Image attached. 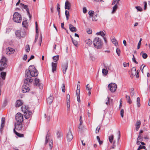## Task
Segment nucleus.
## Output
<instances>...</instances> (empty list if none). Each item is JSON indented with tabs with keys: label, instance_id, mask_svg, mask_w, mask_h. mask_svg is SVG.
<instances>
[{
	"label": "nucleus",
	"instance_id": "1",
	"mask_svg": "<svg viewBox=\"0 0 150 150\" xmlns=\"http://www.w3.org/2000/svg\"><path fill=\"white\" fill-rule=\"evenodd\" d=\"M33 81L31 79H25L24 81V85L23 86L22 90L23 93H25L29 91L30 89V86L29 83H31Z\"/></svg>",
	"mask_w": 150,
	"mask_h": 150
},
{
	"label": "nucleus",
	"instance_id": "2",
	"mask_svg": "<svg viewBox=\"0 0 150 150\" xmlns=\"http://www.w3.org/2000/svg\"><path fill=\"white\" fill-rule=\"evenodd\" d=\"M22 111L24 113V116L26 119L30 117L32 115V112L29 109L28 106L23 105L21 107Z\"/></svg>",
	"mask_w": 150,
	"mask_h": 150
},
{
	"label": "nucleus",
	"instance_id": "3",
	"mask_svg": "<svg viewBox=\"0 0 150 150\" xmlns=\"http://www.w3.org/2000/svg\"><path fill=\"white\" fill-rule=\"evenodd\" d=\"M6 58L3 57L0 61V71H2L7 67Z\"/></svg>",
	"mask_w": 150,
	"mask_h": 150
},
{
	"label": "nucleus",
	"instance_id": "4",
	"mask_svg": "<svg viewBox=\"0 0 150 150\" xmlns=\"http://www.w3.org/2000/svg\"><path fill=\"white\" fill-rule=\"evenodd\" d=\"M93 43L95 47L97 49L100 48L102 45L101 40L99 38H96L93 41Z\"/></svg>",
	"mask_w": 150,
	"mask_h": 150
},
{
	"label": "nucleus",
	"instance_id": "5",
	"mask_svg": "<svg viewBox=\"0 0 150 150\" xmlns=\"http://www.w3.org/2000/svg\"><path fill=\"white\" fill-rule=\"evenodd\" d=\"M13 19L14 22L20 23L22 21L21 15L18 12H15L13 16Z\"/></svg>",
	"mask_w": 150,
	"mask_h": 150
},
{
	"label": "nucleus",
	"instance_id": "6",
	"mask_svg": "<svg viewBox=\"0 0 150 150\" xmlns=\"http://www.w3.org/2000/svg\"><path fill=\"white\" fill-rule=\"evenodd\" d=\"M29 69V71L31 72L32 77H35L38 76V71L33 66H30Z\"/></svg>",
	"mask_w": 150,
	"mask_h": 150
},
{
	"label": "nucleus",
	"instance_id": "7",
	"mask_svg": "<svg viewBox=\"0 0 150 150\" xmlns=\"http://www.w3.org/2000/svg\"><path fill=\"white\" fill-rule=\"evenodd\" d=\"M18 130H24L26 129V127L22 125V122H17L15 124V128Z\"/></svg>",
	"mask_w": 150,
	"mask_h": 150
},
{
	"label": "nucleus",
	"instance_id": "8",
	"mask_svg": "<svg viewBox=\"0 0 150 150\" xmlns=\"http://www.w3.org/2000/svg\"><path fill=\"white\" fill-rule=\"evenodd\" d=\"M63 134L62 131L58 130L57 131V142H61L63 139Z\"/></svg>",
	"mask_w": 150,
	"mask_h": 150
},
{
	"label": "nucleus",
	"instance_id": "9",
	"mask_svg": "<svg viewBox=\"0 0 150 150\" xmlns=\"http://www.w3.org/2000/svg\"><path fill=\"white\" fill-rule=\"evenodd\" d=\"M15 34L16 36L19 39H20L21 38H23L24 37L25 33L24 31H22L21 30H18L15 32Z\"/></svg>",
	"mask_w": 150,
	"mask_h": 150
},
{
	"label": "nucleus",
	"instance_id": "10",
	"mask_svg": "<svg viewBox=\"0 0 150 150\" xmlns=\"http://www.w3.org/2000/svg\"><path fill=\"white\" fill-rule=\"evenodd\" d=\"M109 89L112 93L115 92L116 90L117 85L115 83H111L108 86Z\"/></svg>",
	"mask_w": 150,
	"mask_h": 150
},
{
	"label": "nucleus",
	"instance_id": "11",
	"mask_svg": "<svg viewBox=\"0 0 150 150\" xmlns=\"http://www.w3.org/2000/svg\"><path fill=\"white\" fill-rule=\"evenodd\" d=\"M15 118L17 122H22L23 120L22 114L19 112L16 115Z\"/></svg>",
	"mask_w": 150,
	"mask_h": 150
},
{
	"label": "nucleus",
	"instance_id": "12",
	"mask_svg": "<svg viewBox=\"0 0 150 150\" xmlns=\"http://www.w3.org/2000/svg\"><path fill=\"white\" fill-rule=\"evenodd\" d=\"M66 137L68 142H71L73 138V137L70 129H69L68 132L67 133Z\"/></svg>",
	"mask_w": 150,
	"mask_h": 150
},
{
	"label": "nucleus",
	"instance_id": "13",
	"mask_svg": "<svg viewBox=\"0 0 150 150\" xmlns=\"http://www.w3.org/2000/svg\"><path fill=\"white\" fill-rule=\"evenodd\" d=\"M56 56H54L53 57V59L55 62H52V71L53 73L56 70Z\"/></svg>",
	"mask_w": 150,
	"mask_h": 150
},
{
	"label": "nucleus",
	"instance_id": "14",
	"mask_svg": "<svg viewBox=\"0 0 150 150\" xmlns=\"http://www.w3.org/2000/svg\"><path fill=\"white\" fill-rule=\"evenodd\" d=\"M20 5L21 6V7H22V8H23L25 9L26 10L27 12L28 13V15L30 19L31 18V16L30 15L29 12V9L28 8L27 5H25L22 3H20Z\"/></svg>",
	"mask_w": 150,
	"mask_h": 150
},
{
	"label": "nucleus",
	"instance_id": "15",
	"mask_svg": "<svg viewBox=\"0 0 150 150\" xmlns=\"http://www.w3.org/2000/svg\"><path fill=\"white\" fill-rule=\"evenodd\" d=\"M14 51V50L13 49L11 48L8 47V48L6 49V53L8 55H10L12 53H13Z\"/></svg>",
	"mask_w": 150,
	"mask_h": 150
},
{
	"label": "nucleus",
	"instance_id": "16",
	"mask_svg": "<svg viewBox=\"0 0 150 150\" xmlns=\"http://www.w3.org/2000/svg\"><path fill=\"white\" fill-rule=\"evenodd\" d=\"M62 69L63 73L65 74L68 68V62H66L62 65Z\"/></svg>",
	"mask_w": 150,
	"mask_h": 150
},
{
	"label": "nucleus",
	"instance_id": "17",
	"mask_svg": "<svg viewBox=\"0 0 150 150\" xmlns=\"http://www.w3.org/2000/svg\"><path fill=\"white\" fill-rule=\"evenodd\" d=\"M31 76H32L31 74V72H30V71H29V70L28 71L26 70L25 71V76L26 78L25 79H31L30 78Z\"/></svg>",
	"mask_w": 150,
	"mask_h": 150
},
{
	"label": "nucleus",
	"instance_id": "18",
	"mask_svg": "<svg viewBox=\"0 0 150 150\" xmlns=\"http://www.w3.org/2000/svg\"><path fill=\"white\" fill-rule=\"evenodd\" d=\"M22 101L20 100H17L15 103V106L16 107H18L23 104Z\"/></svg>",
	"mask_w": 150,
	"mask_h": 150
},
{
	"label": "nucleus",
	"instance_id": "19",
	"mask_svg": "<svg viewBox=\"0 0 150 150\" xmlns=\"http://www.w3.org/2000/svg\"><path fill=\"white\" fill-rule=\"evenodd\" d=\"M53 100V97L52 95H50V96L47 99V103L50 104L52 103Z\"/></svg>",
	"mask_w": 150,
	"mask_h": 150
},
{
	"label": "nucleus",
	"instance_id": "20",
	"mask_svg": "<svg viewBox=\"0 0 150 150\" xmlns=\"http://www.w3.org/2000/svg\"><path fill=\"white\" fill-rule=\"evenodd\" d=\"M69 28L70 30L72 32H76L77 31L76 28L73 26L71 24L69 25Z\"/></svg>",
	"mask_w": 150,
	"mask_h": 150
},
{
	"label": "nucleus",
	"instance_id": "21",
	"mask_svg": "<svg viewBox=\"0 0 150 150\" xmlns=\"http://www.w3.org/2000/svg\"><path fill=\"white\" fill-rule=\"evenodd\" d=\"M71 6V4L68 1H66L65 4V9L69 10L70 9Z\"/></svg>",
	"mask_w": 150,
	"mask_h": 150
},
{
	"label": "nucleus",
	"instance_id": "22",
	"mask_svg": "<svg viewBox=\"0 0 150 150\" xmlns=\"http://www.w3.org/2000/svg\"><path fill=\"white\" fill-rule=\"evenodd\" d=\"M5 119L4 118H2L0 128V130L1 132L3 128L4 127L5 124Z\"/></svg>",
	"mask_w": 150,
	"mask_h": 150
},
{
	"label": "nucleus",
	"instance_id": "23",
	"mask_svg": "<svg viewBox=\"0 0 150 150\" xmlns=\"http://www.w3.org/2000/svg\"><path fill=\"white\" fill-rule=\"evenodd\" d=\"M141 124V122L140 120H137L136 124V131H138L140 127V125Z\"/></svg>",
	"mask_w": 150,
	"mask_h": 150
},
{
	"label": "nucleus",
	"instance_id": "24",
	"mask_svg": "<svg viewBox=\"0 0 150 150\" xmlns=\"http://www.w3.org/2000/svg\"><path fill=\"white\" fill-rule=\"evenodd\" d=\"M13 132L18 137H23L24 136V135L22 134H20L18 132H17L16 130H15V129H13Z\"/></svg>",
	"mask_w": 150,
	"mask_h": 150
},
{
	"label": "nucleus",
	"instance_id": "25",
	"mask_svg": "<svg viewBox=\"0 0 150 150\" xmlns=\"http://www.w3.org/2000/svg\"><path fill=\"white\" fill-rule=\"evenodd\" d=\"M132 74L133 76L136 75V69L135 67H133L132 69Z\"/></svg>",
	"mask_w": 150,
	"mask_h": 150
},
{
	"label": "nucleus",
	"instance_id": "26",
	"mask_svg": "<svg viewBox=\"0 0 150 150\" xmlns=\"http://www.w3.org/2000/svg\"><path fill=\"white\" fill-rule=\"evenodd\" d=\"M82 117L81 116H80V119H79L80 123H79V126L78 127L79 128V129H82V127H81V125H82V123H83V122L82 120Z\"/></svg>",
	"mask_w": 150,
	"mask_h": 150
},
{
	"label": "nucleus",
	"instance_id": "27",
	"mask_svg": "<svg viewBox=\"0 0 150 150\" xmlns=\"http://www.w3.org/2000/svg\"><path fill=\"white\" fill-rule=\"evenodd\" d=\"M125 97L127 99V102L129 103V104H131L132 103V101L130 99V96H128L127 95H126Z\"/></svg>",
	"mask_w": 150,
	"mask_h": 150
},
{
	"label": "nucleus",
	"instance_id": "28",
	"mask_svg": "<svg viewBox=\"0 0 150 150\" xmlns=\"http://www.w3.org/2000/svg\"><path fill=\"white\" fill-rule=\"evenodd\" d=\"M105 68H106V69H102V73L103 74L106 75L108 73V71L107 70V69H109V68H108V67H105Z\"/></svg>",
	"mask_w": 150,
	"mask_h": 150
},
{
	"label": "nucleus",
	"instance_id": "29",
	"mask_svg": "<svg viewBox=\"0 0 150 150\" xmlns=\"http://www.w3.org/2000/svg\"><path fill=\"white\" fill-rule=\"evenodd\" d=\"M6 74V73L4 72H2L1 73V77H0L3 80L5 79Z\"/></svg>",
	"mask_w": 150,
	"mask_h": 150
},
{
	"label": "nucleus",
	"instance_id": "30",
	"mask_svg": "<svg viewBox=\"0 0 150 150\" xmlns=\"http://www.w3.org/2000/svg\"><path fill=\"white\" fill-rule=\"evenodd\" d=\"M107 99V101L105 103L107 105H110V103L111 102H112V99H110V97H108Z\"/></svg>",
	"mask_w": 150,
	"mask_h": 150
},
{
	"label": "nucleus",
	"instance_id": "31",
	"mask_svg": "<svg viewBox=\"0 0 150 150\" xmlns=\"http://www.w3.org/2000/svg\"><path fill=\"white\" fill-rule=\"evenodd\" d=\"M97 14H93V15L91 17L92 18V21H96L97 20Z\"/></svg>",
	"mask_w": 150,
	"mask_h": 150
},
{
	"label": "nucleus",
	"instance_id": "32",
	"mask_svg": "<svg viewBox=\"0 0 150 150\" xmlns=\"http://www.w3.org/2000/svg\"><path fill=\"white\" fill-rule=\"evenodd\" d=\"M86 44L88 45H91L92 44V41L90 39L86 40Z\"/></svg>",
	"mask_w": 150,
	"mask_h": 150
},
{
	"label": "nucleus",
	"instance_id": "33",
	"mask_svg": "<svg viewBox=\"0 0 150 150\" xmlns=\"http://www.w3.org/2000/svg\"><path fill=\"white\" fill-rule=\"evenodd\" d=\"M140 98L139 97H137V103L138 107H139L140 106Z\"/></svg>",
	"mask_w": 150,
	"mask_h": 150
},
{
	"label": "nucleus",
	"instance_id": "34",
	"mask_svg": "<svg viewBox=\"0 0 150 150\" xmlns=\"http://www.w3.org/2000/svg\"><path fill=\"white\" fill-rule=\"evenodd\" d=\"M50 135L48 133H47L46 135L45 138V144H46L48 142V140L49 139Z\"/></svg>",
	"mask_w": 150,
	"mask_h": 150
},
{
	"label": "nucleus",
	"instance_id": "35",
	"mask_svg": "<svg viewBox=\"0 0 150 150\" xmlns=\"http://www.w3.org/2000/svg\"><path fill=\"white\" fill-rule=\"evenodd\" d=\"M114 136L113 135H111L109 137V142L111 143H112V141L113 140Z\"/></svg>",
	"mask_w": 150,
	"mask_h": 150
},
{
	"label": "nucleus",
	"instance_id": "36",
	"mask_svg": "<svg viewBox=\"0 0 150 150\" xmlns=\"http://www.w3.org/2000/svg\"><path fill=\"white\" fill-rule=\"evenodd\" d=\"M65 14L67 20L69 19V11L66 10L65 11Z\"/></svg>",
	"mask_w": 150,
	"mask_h": 150
},
{
	"label": "nucleus",
	"instance_id": "37",
	"mask_svg": "<svg viewBox=\"0 0 150 150\" xmlns=\"http://www.w3.org/2000/svg\"><path fill=\"white\" fill-rule=\"evenodd\" d=\"M96 34L98 35H100L102 37L104 36L105 34L103 31H100L99 32H98L96 33Z\"/></svg>",
	"mask_w": 150,
	"mask_h": 150
},
{
	"label": "nucleus",
	"instance_id": "38",
	"mask_svg": "<svg viewBox=\"0 0 150 150\" xmlns=\"http://www.w3.org/2000/svg\"><path fill=\"white\" fill-rule=\"evenodd\" d=\"M27 20H25L24 21H23L22 22V25L25 28L26 27V26L27 25Z\"/></svg>",
	"mask_w": 150,
	"mask_h": 150
},
{
	"label": "nucleus",
	"instance_id": "39",
	"mask_svg": "<svg viewBox=\"0 0 150 150\" xmlns=\"http://www.w3.org/2000/svg\"><path fill=\"white\" fill-rule=\"evenodd\" d=\"M112 43L115 45H116L118 44L117 42L115 39V38H113L112 39Z\"/></svg>",
	"mask_w": 150,
	"mask_h": 150
},
{
	"label": "nucleus",
	"instance_id": "40",
	"mask_svg": "<svg viewBox=\"0 0 150 150\" xmlns=\"http://www.w3.org/2000/svg\"><path fill=\"white\" fill-rule=\"evenodd\" d=\"M117 4H116L112 8L113 10L112 11V13H114L116 11L117 8Z\"/></svg>",
	"mask_w": 150,
	"mask_h": 150
},
{
	"label": "nucleus",
	"instance_id": "41",
	"mask_svg": "<svg viewBox=\"0 0 150 150\" xmlns=\"http://www.w3.org/2000/svg\"><path fill=\"white\" fill-rule=\"evenodd\" d=\"M35 83L36 86H38V84H40V83H39L40 80L39 79H38L37 78H36L35 79Z\"/></svg>",
	"mask_w": 150,
	"mask_h": 150
},
{
	"label": "nucleus",
	"instance_id": "42",
	"mask_svg": "<svg viewBox=\"0 0 150 150\" xmlns=\"http://www.w3.org/2000/svg\"><path fill=\"white\" fill-rule=\"evenodd\" d=\"M25 50L27 52H29L30 50L29 45H27L25 47Z\"/></svg>",
	"mask_w": 150,
	"mask_h": 150
},
{
	"label": "nucleus",
	"instance_id": "43",
	"mask_svg": "<svg viewBox=\"0 0 150 150\" xmlns=\"http://www.w3.org/2000/svg\"><path fill=\"white\" fill-rule=\"evenodd\" d=\"M8 102V100L5 99L3 102V106L5 107L7 105Z\"/></svg>",
	"mask_w": 150,
	"mask_h": 150
},
{
	"label": "nucleus",
	"instance_id": "44",
	"mask_svg": "<svg viewBox=\"0 0 150 150\" xmlns=\"http://www.w3.org/2000/svg\"><path fill=\"white\" fill-rule=\"evenodd\" d=\"M145 149L146 147L145 146H142L141 145H140L137 150H140V149Z\"/></svg>",
	"mask_w": 150,
	"mask_h": 150
},
{
	"label": "nucleus",
	"instance_id": "45",
	"mask_svg": "<svg viewBox=\"0 0 150 150\" xmlns=\"http://www.w3.org/2000/svg\"><path fill=\"white\" fill-rule=\"evenodd\" d=\"M72 42L74 45L76 46H77L78 45V43L77 41L74 40H72Z\"/></svg>",
	"mask_w": 150,
	"mask_h": 150
},
{
	"label": "nucleus",
	"instance_id": "46",
	"mask_svg": "<svg viewBox=\"0 0 150 150\" xmlns=\"http://www.w3.org/2000/svg\"><path fill=\"white\" fill-rule=\"evenodd\" d=\"M130 93L131 96H134V91L133 88H131L130 89Z\"/></svg>",
	"mask_w": 150,
	"mask_h": 150
},
{
	"label": "nucleus",
	"instance_id": "47",
	"mask_svg": "<svg viewBox=\"0 0 150 150\" xmlns=\"http://www.w3.org/2000/svg\"><path fill=\"white\" fill-rule=\"evenodd\" d=\"M87 33L89 34H91L92 33V30L91 28H87L86 29Z\"/></svg>",
	"mask_w": 150,
	"mask_h": 150
},
{
	"label": "nucleus",
	"instance_id": "48",
	"mask_svg": "<svg viewBox=\"0 0 150 150\" xmlns=\"http://www.w3.org/2000/svg\"><path fill=\"white\" fill-rule=\"evenodd\" d=\"M61 88L62 91L64 93L65 92V88L64 84H62Z\"/></svg>",
	"mask_w": 150,
	"mask_h": 150
},
{
	"label": "nucleus",
	"instance_id": "49",
	"mask_svg": "<svg viewBox=\"0 0 150 150\" xmlns=\"http://www.w3.org/2000/svg\"><path fill=\"white\" fill-rule=\"evenodd\" d=\"M124 109H121L120 112V115L122 118H123L124 117Z\"/></svg>",
	"mask_w": 150,
	"mask_h": 150
},
{
	"label": "nucleus",
	"instance_id": "50",
	"mask_svg": "<svg viewBox=\"0 0 150 150\" xmlns=\"http://www.w3.org/2000/svg\"><path fill=\"white\" fill-rule=\"evenodd\" d=\"M116 52L117 54L120 56V50L119 48H117L116 50Z\"/></svg>",
	"mask_w": 150,
	"mask_h": 150
},
{
	"label": "nucleus",
	"instance_id": "51",
	"mask_svg": "<svg viewBox=\"0 0 150 150\" xmlns=\"http://www.w3.org/2000/svg\"><path fill=\"white\" fill-rule=\"evenodd\" d=\"M135 8H136V9L138 10V11H142V8L139 6H136Z\"/></svg>",
	"mask_w": 150,
	"mask_h": 150
},
{
	"label": "nucleus",
	"instance_id": "52",
	"mask_svg": "<svg viewBox=\"0 0 150 150\" xmlns=\"http://www.w3.org/2000/svg\"><path fill=\"white\" fill-rule=\"evenodd\" d=\"M94 12L93 11H91L88 12V14L90 16V17H91L93 15Z\"/></svg>",
	"mask_w": 150,
	"mask_h": 150
},
{
	"label": "nucleus",
	"instance_id": "53",
	"mask_svg": "<svg viewBox=\"0 0 150 150\" xmlns=\"http://www.w3.org/2000/svg\"><path fill=\"white\" fill-rule=\"evenodd\" d=\"M67 106L68 111H69L70 106V101H67Z\"/></svg>",
	"mask_w": 150,
	"mask_h": 150
},
{
	"label": "nucleus",
	"instance_id": "54",
	"mask_svg": "<svg viewBox=\"0 0 150 150\" xmlns=\"http://www.w3.org/2000/svg\"><path fill=\"white\" fill-rule=\"evenodd\" d=\"M49 145L50 148V149H51L53 146V142L52 141H50L49 142Z\"/></svg>",
	"mask_w": 150,
	"mask_h": 150
},
{
	"label": "nucleus",
	"instance_id": "55",
	"mask_svg": "<svg viewBox=\"0 0 150 150\" xmlns=\"http://www.w3.org/2000/svg\"><path fill=\"white\" fill-rule=\"evenodd\" d=\"M142 57L143 58L145 59L147 57V55L146 53H144L142 54Z\"/></svg>",
	"mask_w": 150,
	"mask_h": 150
},
{
	"label": "nucleus",
	"instance_id": "56",
	"mask_svg": "<svg viewBox=\"0 0 150 150\" xmlns=\"http://www.w3.org/2000/svg\"><path fill=\"white\" fill-rule=\"evenodd\" d=\"M100 126H98L96 129V133H98L99 132V130L100 129Z\"/></svg>",
	"mask_w": 150,
	"mask_h": 150
},
{
	"label": "nucleus",
	"instance_id": "57",
	"mask_svg": "<svg viewBox=\"0 0 150 150\" xmlns=\"http://www.w3.org/2000/svg\"><path fill=\"white\" fill-rule=\"evenodd\" d=\"M133 57L132 58V61L136 64H138V62L136 60L135 58L134 57V55H133Z\"/></svg>",
	"mask_w": 150,
	"mask_h": 150
},
{
	"label": "nucleus",
	"instance_id": "58",
	"mask_svg": "<svg viewBox=\"0 0 150 150\" xmlns=\"http://www.w3.org/2000/svg\"><path fill=\"white\" fill-rule=\"evenodd\" d=\"M123 64L124 66V67H125L127 66H129V63H123Z\"/></svg>",
	"mask_w": 150,
	"mask_h": 150
},
{
	"label": "nucleus",
	"instance_id": "59",
	"mask_svg": "<svg viewBox=\"0 0 150 150\" xmlns=\"http://www.w3.org/2000/svg\"><path fill=\"white\" fill-rule=\"evenodd\" d=\"M139 70H137L136 71V77L137 78H138L139 77Z\"/></svg>",
	"mask_w": 150,
	"mask_h": 150
},
{
	"label": "nucleus",
	"instance_id": "60",
	"mask_svg": "<svg viewBox=\"0 0 150 150\" xmlns=\"http://www.w3.org/2000/svg\"><path fill=\"white\" fill-rule=\"evenodd\" d=\"M80 89H77L76 91V95H80Z\"/></svg>",
	"mask_w": 150,
	"mask_h": 150
},
{
	"label": "nucleus",
	"instance_id": "61",
	"mask_svg": "<svg viewBox=\"0 0 150 150\" xmlns=\"http://www.w3.org/2000/svg\"><path fill=\"white\" fill-rule=\"evenodd\" d=\"M141 44V42H140V41H139L138 45H137V49H139L140 48V45Z\"/></svg>",
	"mask_w": 150,
	"mask_h": 150
},
{
	"label": "nucleus",
	"instance_id": "62",
	"mask_svg": "<svg viewBox=\"0 0 150 150\" xmlns=\"http://www.w3.org/2000/svg\"><path fill=\"white\" fill-rule=\"evenodd\" d=\"M83 12L84 13H86L87 12V10L86 9V8L85 7H83Z\"/></svg>",
	"mask_w": 150,
	"mask_h": 150
},
{
	"label": "nucleus",
	"instance_id": "63",
	"mask_svg": "<svg viewBox=\"0 0 150 150\" xmlns=\"http://www.w3.org/2000/svg\"><path fill=\"white\" fill-rule=\"evenodd\" d=\"M86 88L88 90H91L92 88H89V84H87L86 86Z\"/></svg>",
	"mask_w": 150,
	"mask_h": 150
},
{
	"label": "nucleus",
	"instance_id": "64",
	"mask_svg": "<svg viewBox=\"0 0 150 150\" xmlns=\"http://www.w3.org/2000/svg\"><path fill=\"white\" fill-rule=\"evenodd\" d=\"M37 86H38L40 89H42L43 88V85L42 84H39Z\"/></svg>",
	"mask_w": 150,
	"mask_h": 150
}]
</instances>
